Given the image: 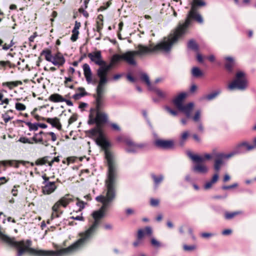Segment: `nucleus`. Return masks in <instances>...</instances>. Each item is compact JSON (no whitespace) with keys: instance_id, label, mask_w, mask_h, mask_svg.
Segmentation results:
<instances>
[{"instance_id":"15","label":"nucleus","mask_w":256,"mask_h":256,"mask_svg":"<svg viewBox=\"0 0 256 256\" xmlns=\"http://www.w3.org/2000/svg\"><path fill=\"white\" fill-rule=\"evenodd\" d=\"M50 136H51V140L52 142H54L56 140V136L54 132H43L42 138L44 141L42 142V145H44L46 146H47L49 145L48 141L50 140Z\"/></svg>"},{"instance_id":"14","label":"nucleus","mask_w":256,"mask_h":256,"mask_svg":"<svg viewBox=\"0 0 256 256\" xmlns=\"http://www.w3.org/2000/svg\"><path fill=\"white\" fill-rule=\"evenodd\" d=\"M56 188L55 182H48L42 187V192L44 194H49L53 192Z\"/></svg>"},{"instance_id":"28","label":"nucleus","mask_w":256,"mask_h":256,"mask_svg":"<svg viewBox=\"0 0 256 256\" xmlns=\"http://www.w3.org/2000/svg\"><path fill=\"white\" fill-rule=\"evenodd\" d=\"M240 151L238 150L236 146L234 149L228 154L219 153L224 159H229L236 154H240Z\"/></svg>"},{"instance_id":"24","label":"nucleus","mask_w":256,"mask_h":256,"mask_svg":"<svg viewBox=\"0 0 256 256\" xmlns=\"http://www.w3.org/2000/svg\"><path fill=\"white\" fill-rule=\"evenodd\" d=\"M218 178L219 176L218 174H215L210 181L206 182L204 186V188L206 190L210 189L212 187V185L218 182Z\"/></svg>"},{"instance_id":"7","label":"nucleus","mask_w":256,"mask_h":256,"mask_svg":"<svg viewBox=\"0 0 256 256\" xmlns=\"http://www.w3.org/2000/svg\"><path fill=\"white\" fill-rule=\"evenodd\" d=\"M154 144L156 147L164 150L172 148L174 146V141L172 140L158 139L154 140Z\"/></svg>"},{"instance_id":"22","label":"nucleus","mask_w":256,"mask_h":256,"mask_svg":"<svg viewBox=\"0 0 256 256\" xmlns=\"http://www.w3.org/2000/svg\"><path fill=\"white\" fill-rule=\"evenodd\" d=\"M187 154L188 157L191 158L192 161L197 164H201L205 162L204 156H198L197 154H194L190 152H188Z\"/></svg>"},{"instance_id":"61","label":"nucleus","mask_w":256,"mask_h":256,"mask_svg":"<svg viewBox=\"0 0 256 256\" xmlns=\"http://www.w3.org/2000/svg\"><path fill=\"white\" fill-rule=\"evenodd\" d=\"M144 230V234H146L150 235L152 234V228L150 226H146Z\"/></svg>"},{"instance_id":"31","label":"nucleus","mask_w":256,"mask_h":256,"mask_svg":"<svg viewBox=\"0 0 256 256\" xmlns=\"http://www.w3.org/2000/svg\"><path fill=\"white\" fill-rule=\"evenodd\" d=\"M150 90L154 91L156 94L161 98H165L167 96L166 93L161 90L160 88H156L154 86V88L150 89Z\"/></svg>"},{"instance_id":"55","label":"nucleus","mask_w":256,"mask_h":256,"mask_svg":"<svg viewBox=\"0 0 256 256\" xmlns=\"http://www.w3.org/2000/svg\"><path fill=\"white\" fill-rule=\"evenodd\" d=\"M4 86H6L10 88H12L13 86H17V84H15L14 82H4L2 84Z\"/></svg>"},{"instance_id":"49","label":"nucleus","mask_w":256,"mask_h":256,"mask_svg":"<svg viewBox=\"0 0 256 256\" xmlns=\"http://www.w3.org/2000/svg\"><path fill=\"white\" fill-rule=\"evenodd\" d=\"M16 108L18 111H22L26 110V106L24 104L22 103L16 102Z\"/></svg>"},{"instance_id":"40","label":"nucleus","mask_w":256,"mask_h":256,"mask_svg":"<svg viewBox=\"0 0 256 256\" xmlns=\"http://www.w3.org/2000/svg\"><path fill=\"white\" fill-rule=\"evenodd\" d=\"M192 74L193 76L198 78L202 75V72L197 67H194L192 70Z\"/></svg>"},{"instance_id":"42","label":"nucleus","mask_w":256,"mask_h":256,"mask_svg":"<svg viewBox=\"0 0 256 256\" xmlns=\"http://www.w3.org/2000/svg\"><path fill=\"white\" fill-rule=\"evenodd\" d=\"M2 41L1 40V46H2V48L3 50H6L10 49V51H12L13 50V49L11 48L14 44L12 40L10 41V44H4L2 45Z\"/></svg>"},{"instance_id":"41","label":"nucleus","mask_w":256,"mask_h":256,"mask_svg":"<svg viewBox=\"0 0 256 256\" xmlns=\"http://www.w3.org/2000/svg\"><path fill=\"white\" fill-rule=\"evenodd\" d=\"M189 136V132L188 131L184 132L181 135L180 140V145L181 146H184L186 140L187 139Z\"/></svg>"},{"instance_id":"17","label":"nucleus","mask_w":256,"mask_h":256,"mask_svg":"<svg viewBox=\"0 0 256 256\" xmlns=\"http://www.w3.org/2000/svg\"><path fill=\"white\" fill-rule=\"evenodd\" d=\"M84 74L88 84L92 82V72L90 66L87 64L83 65Z\"/></svg>"},{"instance_id":"35","label":"nucleus","mask_w":256,"mask_h":256,"mask_svg":"<svg viewBox=\"0 0 256 256\" xmlns=\"http://www.w3.org/2000/svg\"><path fill=\"white\" fill-rule=\"evenodd\" d=\"M221 91L220 90H218L214 91L204 97V98L206 100H207L210 101L214 99L220 93Z\"/></svg>"},{"instance_id":"56","label":"nucleus","mask_w":256,"mask_h":256,"mask_svg":"<svg viewBox=\"0 0 256 256\" xmlns=\"http://www.w3.org/2000/svg\"><path fill=\"white\" fill-rule=\"evenodd\" d=\"M142 113L143 116L144 117V118L146 120L148 124L149 125V126H150V128H152V125L150 120H148V118L147 112H146V110H143L142 111Z\"/></svg>"},{"instance_id":"6","label":"nucleus","mask_w":256,"mask_h":256,"mask_svg":"<svg viewBox=\"0 0 256 256\" xmlns=\"http://www.w3.org/2000/svg\"><path fill=\"white\" fill-rule=\"evenodd\" d=\"M126 146L125 148V150L128 153L136 154L138 153L140 150L144 148L146 146L144 144L140 143L137 144L134 142L130 138H126L124 140Z\"/></svg>"},{"instance_id":"18","label":"nucleus","mask_w":256,"mask_h":256,"mask_svg":"<svg viewBox=\"0 0 256 256\" xmlns=\"http://www.w3.org/2000/svg\"><path fill=\"white\" fill-rule=\"evenodd\" d=\"M224 160L223 158L219 153L216 155V158L214 160V168L216 172H218L222 166L224 164Z\"/></svg>"},{"instance_id":"27","label":"nucleus","mask_w":256,"mask_h":256,"mask_svg":"<svg viewBox=\"0 0 256 256\" xmlns=\"http://www.w3.org/2000/svg\"><path fill=\"white\" fill-rule=\"evenodd\" d=\"M140 80L146 84L149 90L154 88V86L150 82L149 76L146 74H142L140 75Z\"/></svg>"},{"instance_id":"9","label":"nucleus","mask_w":256,"mask_h":256,"mask_svg":"<svg viewBox=\"0 0 256 256\" xmlns=\"http://www.w3.org/2000/svg\"><path fill=\"white\" fill-rule=\"evenodd\" d=\"M20 164H22L24 166H26V164H30L32 166H34L33 162H30L28 161L23 160H2L1 161V166L2 165L4 166H14L16 168L19 167Z\"/></svg>"},{"instance_id":"63","label":"nucleus","mask_w":256,"mask_h":256,"mask_svg":"<svg viewBox=\"0 0 256 256\" xmlns=\"http://www.w3.org/2000/svg\"><path fill=\"white\" fill-rule=\"evenodd\" d=\"M214 234L212 233H208V232H204L201 234L202 237L204 238H208L212 236Z\"/></svg>"},{"instance_id":"12","label":"nucleus","mask_w":256,"mask_h":256,"mask_svg":"<svg viewBox=\"0 0 256 256\" xmlns=\"http://www.w3.org/2000/svg\"><path fill=\"white\" fill-rule=\"evenodd\" d=\"M194 108V104L192 102H189L186 105L183 104L179 107L178 110L183 112L188 118H190L191 112Z\"/></svg>"},{"instance_id":"43","label":"nucleus","mask_w":256,"mask_h":256,"mask_svg":"<svg viewBox=\"0 0 256 256\" xmlns=\"http://www.w3.org/2000/svg\"><path fill=\"white\" fill-rule=\"evenodd\" d=\"M96 110H100L104 105L103 99H96Z\"/></svg>"},{"instance_id":"5","label":"nucleus","mask_w":256,"mask_h":256,"mask_svg":"<svg viewBox=\"0 0 256 256\" xmlns=\"http://www.w3.org/2000/svg\"><path fill=\"white\" fill-rule=\"evenodd\" d=\"M108 120V116L106 113L100 110H92L89 115L88 124H96L97 126L102 127V124L106 123Z\"/></svg>"},{"instance_id":"10","label":"nucleus","mask_w":256,"mask_h":256,"mask_svg":"<svg viewBox=\"0 0 256 256\" xmlns=\"http://www.w3.org/2000/svg\"><path fill=\"white\" fill-rule=\"evenodd\" d=\"M113 64L111 63L107 64L105 62V64L100 66V68L98 70L97 74L98 78H108V74Z\"/></svg>"},{"instance_id":"38","label":"nucleus","mask_w":256,"mask_h":256,"mask_svg":"<svg viewBox=\"0 0 256 256\" xmlns=\"http://www.w3.org/2000/svg\"><path fill=\"white\" fill-rule=\"evenodd\" d=\"M49 158L50 157L48 156H45L42 158L38 159L36 162V164L37 166H42L46 164L47 163L48 164V162H50Z\"/></svg>"},{"instance_id":"37","label":"nucleus","mask_w":256,"mask_h":256,"mask_svg":"<svg viewBox=\"0 0 256 256\" xmlns=\"http://www.w3.org/2000/svg\"><path fill=\"white\" fill-rule=\"evenodd\" d=\"M202 112L200 110H196L194 116L192 118L193 121L196 123L202 122L201 118Z\"/></svg>"},{"instance_id":"16","label":"nucleus","mask_w":256,"mask_h":256,"mask_svg":"<svg viewBox=\"0 0 256 256\" xmlns=\"http://www.w3.org/2000/svg\"><path fill=\"white\" fill-rule=\"evenodd\" d=\"M150 176L154 182V190L158 189L160 184L164 180V176L162 174L156 175L154 174H151Z\"/></svg>"},{"instance_id":"62","label":"nucleus","mask_w":256,"mask_h":256,"mask_svg":"<svg viewBox=\"0 0 256 256\" xmlns=\"http://www.w3.org/2000/svg\"><path fill=\"white\" fill-rule=\"evenodd\" d=\"M2 118L4 120L6 123L8 122L12 118V117L7 115L6 114H2Z\"/></svg>"},{"instance_id":"8","label":"nucleus","mask_w":256,"mask_h":256,"mask_svg":"<svg viewBox=\"0 0 256 256\" xmlns=\"http://www.w3.org/2000/svg\"><path fill=\"white\" fill-rule=\"evenodd\" d=\"M88 56L92 62L98 66H101L105 64V61L102 58L101 52L97 50L92 52L88 53Z\"/></svg>"},{"instance_id":"36","label":"nucleus","mask_w":256,"mask_h":256,"mask_svg":"<svg viewBox=\"0 0 256 256\" xmlns=\"http://www.w3.org/2000/svg\"><path fill=\"white\" fill-rule=\"evenodd\" d=\"M226 62L225 64L226 68L229 71H232V67L233 66L234 60L232 57H226Z\"/></svg>"},{"instance_id":"11","label":"nucleus","mask_w":256,"mask_h":256,"mask_svg":"<svg viewBox=\"0 0 256 256\" xmlns=\"http://www.w3.org/2000/svg\"><path fill=\"white\" fill-rule=\"evenodd\" d=\"M236 148L240 154H242L248 152L250 151L254 148V146L252 144H250L246 141H244L236 146Z\"/></svg>"},{"instance_id":"54","label":"nucleus","mask_w":256,"mask_h":256,"mask_svg":"<svg viewBox=\"0 0 256 256\" xmlns=\"http://www.w3.org/2000/svg\"><path fill=\"white\" fill-rule=\"evenodd\" d=\"M160 201L158 199L151 198L150 200V205L152 206H156L158 205Z\"/></svg>"},{"instance_id":"39","label":"nucleus","mask_w":256,"mask_h":256,"mask_svg":"<svg viewBox=\"0 0 256 256\" xmlns=\"http://www.w3.org/2000/svg\"><path fill=\"white\" fill-rule=\"evenodd\" d=\"M240 212H226L224 213V218L226 220H231L233 218L234 216L240 214Z\"/></svg>"},{"instance_id":"25","label":"nucleus","mask_w":256,"mask_h":256,"mask_svg":"<svg viewBox=\"0 0 256 256\" xmlns=\"http://www.w3.org/2000/svg\"><path fill=\"white\" fill-rule=\"evenodd\" d=\"M100 81L96 88V92L104 94V86L108 82V78H99Z\"/></svg>"},{"instance_id":"2","label":"nucleus","mask_w":256,"mask_h":256,"mask_svg":"<svg viewBox=\"0 0 256 256\" xmlns=\"http://www.w3.org/2000/svg\"><path fill=\"white\" fill-rule=\"evenodd\" d=\"M206 4L202 0H193L192 3L191 8L184 22L180 23L176 30L172 34H170L173 37L176 36V40L184 34L192 22V19H194L200 24L203 22L202 16L197 12L198 6H205Z\"/></svg>"},{"instance_id":"13","label":"nucleus","mask_w":256,"mask_h":256,"mask_svg":"<svg viewBox=\"0 0 256 256\" xmlns=\"http://www.w3.org/2000/svg\"><path fill=\"white\" fill-rule=\"evenodd\" d=\"M6 243L8 245H31L32 242L30 240H26V242L22 240L16 242L14 238H10L6 235Z\"/></svg>"},{"instance_id":"32","label":"nucleus","mask_w":256,"mask_h":256,"mask_svg":"<svg viewBox=\"0 0 256 256\" xmlns=\"http://www.w3.org/2000/svg\"><path fill=\"white\" fill-rule=\"evenodd\" d=\"M49 100L54 102H64V98L59 94H54L50 95Z\"/></svg>"},{"instance_id":"20","label":"nucleus","mask_w":256,"mask_h":256,"mask_svg":"<svg viewBox=\"0 0 256 256\" xmlns=\"http://www.w3.org/2000/svg\"><path fill=\"white\" fill-rule=\"evenodd\" d=\"M192 170L199 174H206L208 172V168L202 164H197L193 166Z\"/></svg>"},{"instance_id":"51","label":"nucleus","mask_w":256,"mask_h":256,"mask_svg":"<svg viewBox=\"0 0 256 256\" xmlns=\"http://www.w3.org/2000/svg\"><path fill=\"white\" fill-rule=\"evenodd\" d=\"M125 213L126 216H128L135 214V210L132 208H128L125 210Z\"/></svg>"},{"instance_id":"53","label":"nucleus","mask_w":256,"mask_h":256,"mask_svg":"<svg viewBox=\"0 0 256 256\" xmlns=\"http://www.w3.org/2000/svg\"><path fill=\"white\" fill-rule=\"evenodd\" d=\"M77 202L76 205L80 208V209H83L84 207V204H86L84 202L80 200L78 198H76Z\"/></svg>"},{"instance_id":"1","label":"nucleus","mask_w":256,"mask_h":256,"mask_svg":"<svg viewBox=\"0 0 256 256\" xmlns=\"http://www.w3.org/2000/svg\"><path fill=\"white\" fill-rule=\"evenodd\" d=\"M176 42V36L173 37L170 34L168 38H164L161 42L154 46L152 44L149 46L138 44V50H128L122 54V60L130 65L135 66L136 63L134 60V57L136 56H142L158 51L168 52L170 50L172 45Z\"/></svg>"},{"instance_id":"45","label":"nucleus","mask_w":256,"mask_h":256,"mask_svg":"<svg viewBox=\"0 0 256 256\" xmlns=\"http://www.w3.org/2000/svg\"><path fill=\"white\" fill-rule=\"evenodd\" d=\"M183 248L184 250L186 252H192L196 249V246L195 244L188 246L186 244H184L183 246Z\"/></svg>"},{"instance_id":"64","label":"nucleus","mask_w":256,"mask_h":256,"mask_svg":"<svg viewBox=\"0 0 256 256\" xmlns=\"http://www.w3.org/2000/svg\"><path fill=\"white\" fill-rule=\"evenodd\" d=\"M232 233V230L230 229H226L222 232V234L224 236L230 235Z\"/></svg>"},{"instance_id":"48","label":"nucleus","mask_w":256,"mask_h":256,"mask_svg":"<svg viewBox=\"0 0 256 256\" xmlns=\"http://www.w3.org/2000/svg\"><path fill=\"white\" fill-rule=\"evenodd\" d=\"M18 141L24 144H32L34 143L32 140L26 137H20Z\"/></svg>"},{"instance_id":"3","label":"nucleus","mask_w":256,"mask_h":256,"mask_svg":"<svg viewBox=\"0 0 256 256\" xmlns=\"http://www.w3.org/2000/svg\"><path fill=\"white\" fill-rule=\"evenodd\" d=\"M73 201V196L70 194H66L62 197L58 202H57L52 206V212L51 215L50 220L55 218H59L62 214L63 211L60 209L61 206L66 207L71 202ZM50 220L47 222L50 224Z\"/></svg>"},{"instance_id":"57","label":"nucleus","mask_w":256,"mask_h":256,"mask_svg":"<svg viewBox=\"0 0 256 256\" xmlns=\"http://www.w3.org/2000/svg\"><path fill=\"white\" fill-rule=\"evenodd\" d=\"M60 160L59 156L54 157L51 160H50V162H48V166L51 167L54 162H58Z\"/></svg>"},{"instance_id":"19","label":"nucleus","mask_w":256,"mask_h":256,"mask_svg":"<svg viewBox=\"0 0 256 256\" xmlns=\"http://www.w3.org/2000/svg\"><path fill=\"white\" fill-rule=\"evenodd\" d=\"M187 94L186 92H181L173 100V102L177 108H178L182 104V101L186 97Z\"/></svg>"},{"instance_id":"46","label":"nucleus","mask_w":256,"mask_h":256,"mask_svg":"<svg viewBox=\"0 0 256 256\" xmlns=\"http://www.w3.org/2000/svg\"><path fill=\"white\" fill-rule=\"evenodd\" d=\"M120 60H122V54H114L111 60V62L114 64Z\"/></svg>"},{"instance_id":"60","label":"nucleus","mask_w":256,"mask_h":256,"mask_svg":"<svg viewBox=\"0 0 256 256\" xmlns=\"http://www.w3.org/2000/svg\"><path fill=\"white\" fill-rule=\"evenodd\" d=\"M79 12L80 14H82L84 17L87 18L88 16V12L84 10V8L81 7L80 8Z\"/></svg>"},{"instance_id":"29","label":"nucleus","mask_w":256,"mask_h":256,"mask_svg":"<svg viewBox=\"0 0 256 256\" xmlns=\"http://www.w3.org/2000/svg\"><path fill=\"white\" fill-rule=\"evenodd\" d=\"M41 55L44 56L46 60L51 62H52L54 59V56H52L51 51L49 50H43L41 52Z\"/></svg>"},{"instance_id":"52","label":"nucleus","mask_w":256,"mask_h":256,"mask_svg":"<svg viewBox=\"0 0 256 256\" xmlns=\"http://www.w3.org/2000/svg\"><path fill=\"white\" fill-rule=\"evenodd\" d=\"M165 110L170 114L172 115L176 116L177 115L178 112L176 111L172 110L171 108H170L168 106H166L164 108Z\"/></svg>"},{"instance_id":"26","label":"nucleus","mask_w":256,"mask_h":256,"mask_svg":"<svg viewBox=\"0 0 256 256\" xmlns=\"http://www.w3.org/2000/svg\"><path fill=\"white\" fill-rule=\"evenodd\" d=\"M88 132L92 136H98L101 138L102 136V127L96 125V128L90 130Z\"/></svg>"},{"instance_id":"44","label":"nucleus","mask_w":256,"mask_h":256,"mask_svg":"<svg viewBox=\"0 0 256 256\" xmlns=\"http://www.w3.org/2000/svg\"><path fill=\"white\" fill-rule=\"evenodd\" d=\"M26 124L28 126L30 130H38V125L37 123L32 124L30 122H27Z\"/></svg>"},{"instance_id":"50","label":"nucleus","mask_w":256,"mask_h":256,"mask_svg":"<svg viewBox=\"0 0 256 256\" xmlns=\"http://www.w3.org/2000/svg\"><path fill=\"white\" fill-rule=\"evenodd\" d=\"M1 68H6V67L12 68V64L10 63L9 61H1Z\"/></svg>"},{"instance_id":"4","label":"nucleus","mask_w":256,"mask_h":256,"mask_svg":"<svg viewBox=\"0 0 256 256\" xmlns=\"http://www.w3.org/2000/svg\"><path fill=\"white\" fill-rule=\"evenodd\" d=\"M247 87L248 81L245 78V74L243 72L239 71L236 72L235 79L228 84V88L230 90H244Z\"/></svg>"},{"instance_id":"34","label":"nucleus","mask_w":256,"mask_h":256,"mask_svg":"<svg viewBox=\"0 0 256 256\" xmlns=\"http://www.w3.org/2000/svg\"><path fill=\"white\" fill-rule=\"evenodd\" d=\"M188 48L195 52H198V46L195 40L193 39L190 40L188 42Z\"/></svg>"},{"instance_id":"30","label":"nucleus","mask_w":256,"mask_h":256,"mask_svg":"<svg viewBox=\"0 0 256 256\" xmlns=\"http://www.w3.org/2000/svg\"><path fill=\"white\" fill-rule=\"evenodd\" d=\"M78 90L80 91V93L75 94L73 95L72 98L75 100H78L82 97L87 95V92L85 91V89L82 87H79L78 88Z\"/></svg>"},{"instance_id":"23","label":"nucleus","mask_w":256,"mask_h":256,"mask_svg":"<svg viewBox=\"0 0 256 256\" xmlns=\"http://www.w3.org/2000/svg\"><path fill=\"white\" fill-rule=\"evenodd\" d=\"M46 122L50 124L52 127L56 128L58 130H60L62 128V125L60 122V120L56 117L54 118H47Z\"/></svg>"},{"instance_id":"47","label":"nucleus","mask_w":256,"mask_h":256,"mask_svg":"<svg viewBox=\"0 0 256 256\" xmlns=\"http://www.w3.org/2000/svg\"><path fill=\"white\" fill-rule=\"evenodd\" d=\"M150 242L152 245L156 248H160L164 246L160 242L154 238L151 239Z\"/></svg>"},{"instance_id":"59","label":"nucleus","mask_w":256,"mask_h":256,"mask_svg":"<svg viewBox=\"0 0 256 256\" xmlns=\"http://www.w3.org/2000/svg\"><path fill=\"white\" fill-rule=\"evenodd\" d=\"M238 186V184L237 183H234L232 185H230V186H222V189L224 190H229L230 188H236Z\"/></svg>"},{"instance_id":"33","label":"nucleus","mask_w":256,"mask_h":256,"mask_svg":"<svg viewBox=\"0 0 256 256\" xmlns=\"http://www.w3.org/2000/svg\"><path fill=\"white\" fill-rule=\"evenodd\" d=\"M42 134V131H41L38 134H34V136L32 138V140L34 141L35 143H40L42 144V142L44 141Z\"/></svg>"},{"instance_id":"58","label":"nucleus","mask_w":256,"mask_h":256,"mask_svg":"<svg viewBox=\"0 0 256 256\" xmlns=\"http://www.w3.org/2000/svg\"><path fill=\"white\" fill-rule=\"evenodd\" d=\"M144 234V229H140L138 232V239L141 240Z\"/></svg>"},{"instance_id":"21","label":"nucleus","mask_w":256,"mask_h":256,"mask_svg":"<svg viewBox=\"0 0 256 256\" xmlns=\"http://www.w3.org/2000/svg\"><path fill=\"white\" fill-rule=\"evenodd\" d=\"M65 61L64 57L60 54L58 53L54 56L52 63L54 66H60L64 64Z\"/></svg>"}]
</instances>
